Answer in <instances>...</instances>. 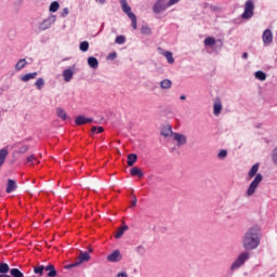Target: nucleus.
<instances>
[{"mask_svg": "<svg viewBox=\"0 0 277 277\" xmlns=\"http://www.w3.org/2000/svg\"><path fill=\"white\" fill-rule=\"evenodd\" d=\"M261 245V227H251L245 236L243 246L246 250H256Z\"/></svg>", "mask_w": 277, "mask_h": 277, "instance_id": "nucleus-1", "label": "nucleus"}, {"mask_svg": "<svg viewBox=\"0 0 277 277\" xmlns=\"http://www.w3.org/2000/svg\"><path fill=\"white\" fill-rule=\"evenodd\" d=\"M137 163V155L136 154H130L128 155V166L129 168H133Z\"/></svg>", "mask_w": 277, "mask_h": 277, "instance_id": "nucleus-19", "label": "nucleus"}, {"mask_svg": "<svg viewBox=\"0 0 277 277\" xmlns=\"http://www.w3.org/2000/svg\"><path fill=\"white\" fill-rule=\"evenodd\" d=\"M36 77H38V72L35 71V72H30L22 76L21 80L27 83V81H31V79H36Z\"/></svg>", "mask_w": 277, "mask_h": 277, "instance_id": "nucleus-21", "label": "nucleus"}, {"mask_svg": "<svg viewBox=\"0 0 277 277\" xmlns=\"http://www.w3.org/2000/svg\"><path fill=\"white\" fill-rule=\"evenodd\" d=\"M27 150H29V145H22L17 153L19 155H25V153H27Z\"/></svg>", "mask_w": 277, "mask_h": 277, "instance_id": "nucleus-40", "label": "nucleus"}, {"mask_svg": "<svg viewBox=\"0 0 277 277\" xmlns=\"http://www.w3.org/2000/svg\"><path fill=\"white\" fill-rule=\"evenodd\" d=\"M56 114L62 120H66V118H68V116L66 115V110H64L63 108H56Z\"/></svg>", "mask_w": 277, "mask_h": 277, "instance_id": "nucleus-30", "label": "nucleus"}, {"mask_svg": "<svg viewBox=\"0 0 277 277\" xmlns=\"http://www.w3.org/2000/svg\"><path fill=\"white\" fill-rule=\"evenodd\" d=\"M264 47H269L274 42V34L269 29H265L262 35Z\"/></svg>", "mask_w": 277, "mask_h": 277, "instance_id": "nucleus-4", "label": "nucleus"}, {"mask_svg": "<svg viewBox=\"0 0 277 277\" xmlns=\"http://www.w3.org/2000/svg\"><path fill=\"white\" fill-rule=\"evenodd\" d=\"M228 157V151L226 149H221L217 154V159H226Z\"/></svg>", "mask_w": 277, "mask_h": 277, "instance_id": "nucleus-37", "label": "nucleus"}, {"mask_svg": "<svg viewBox=\"0 0 277 277\" xmlns=\"http://www.w3.org/2000/svg\"><path fill=\"white\" fill-rule=\"evenodd\" d=\"M243 265V253H240L238 259L232 264L230 269L235 272V269H239Z\"/></svg>", "mask_w": 277, "mask_h": 277, "instance_id": "nucleus-11", "label": "nucleus"}, {"mask_svg": "<svg viewBox=\"0 0 277 277\" xmlns=\"http://www.w3.org/2000/svg\"><path fill=\"white\" fill-rule=\"evenodd\" d=\"M248 57V53H243V58L246 60Z\"/></svg>", "mask_w": 277, "mask_h": 277, "instance_id": "nucleus-54", "label": "nucleus"}, {"mask_svg": "<svg viewBox=\"0 0 277 277\" xmlns=\"http://www.w3.org/2000/svg\"><path fill=\"white\" fill-rule=\"evenodd\" d=\"M160 88L162 90H170L172 88V81L170 79H164L160 82Z\"/></svg>", "mask_w": 277, "mask_h": 277, "instance_id": "nucleus-24", "label": "nucleus"}, {"mask_svg": "<svg viewBox=\"0 0 277 277\" xmlns=\"http://www.w3.org/2000/svg\"><path fill=\"white\" fill-rule=\"evenodd\" d=\"M119 1L121 3L122 12H124V14H127L128 17H130L131 14H135L131 12V6H129V3L127 2V0H119Z\"/></svg>", "mask_w": 277, "mask_h": 277, "instance_id": "nucleus-13", "label": "nucleus"}, {"mask_svg": "<svg viewBox=\"0 0 277 277\" xmlns=\"http://www.w3.org/2000/svg\"><path fill=\"white\" fill-rule=\"evenodd\" d=\"M35 161H36V155L34 154L26 158V163H30V166H32Z\"/></svg>", "mask_w": 277, "mask_h": 277, "instance_id": "nucleus-42", "label": "nucleus"}, {"mask_svg": "<svg viewBox=\"0 0 277 277\" xmlns=\"http://www.w3.org/2000/svg\"><path fill=\"white\" fill-rule=\"evenodd\" d=\"M18 186L16 185V181L9 179L6 183V194H12V192H16V188Z\"/></svg>", "mask_w": 277, "mask_h": 277, "instance_id": "nucleus-15", "label": "nucleus"}, {"mask_svg": "<svg viewBox=\"0 0 277 277\" xmlns=\"http://www.w3.org/2000/svg\"><path fill=\"white\" fill-rule=\"evenodd\" d=\"M173 140L177 143V146H185L187 144V136L181 133H173Z\"/></svg>", "mask_w": 277, "mask_h": 277, "instance_id": "nucleus-8", "label": "nucleus"}, {"mask_svg": "<svg viewBox=\"0 0 277 277\" xmlns=\"http://www.w3.org/2000/svg\"><path fill=\"white\" fill-rule=\"evenodd\" d=\"M179 1H181V0H169V2L167 3V5H168L169 8H171V5H176V3H179Z\"/></svg>", "mask_w": 277, "mask_h": 277, "instance_id": "nucleus-44", "label": "nucleus"}, {"mask_svg": "<svg viewBox=\"0 0 277 277\" xmlns=\"http://www.w3.org/2000/svg\"><path fill=\"white\" fill-rule=\"evenodd\" d=\"M263 183V174L258 173L255 177L251 181L248 189H247V196L252 197L254 194H256V189H259V185Z\"/></svg>", "mask_w": 277, "mask_h": 277, "instance_id": "nucleus-2", "label": "nucleus"}, {"mask_svg": "<svg viewBox=\"0 0 277 277\" xmlns=\"http://www.w3.org/2000/svg\"><path fill=\"white\" fill-rule=\"evenodd\" d=\"M272 161H273L274 166L277 167V147H275V148L273 149V153H272Z\"/></svg>", "mask_w": 277, "mask_h": 277, "instance_id": "nucleus-38", "label": "nucleus"}, {"mask_svg": "<svg viewBox=\"0 0 277 277\" xmlns=\"http://www.w3.org/2000/svg\"><path fill=\"white\" fill-rule=\"evenodd\" d=\"M11 276L13 277H25V275L18 268H12Z\"/></svg>", "mask_w": 277, "mask_h": 277, "instance_id": "nucleus-32", "label": "nucleus"}, {"mask_svg": "<svg viewBox=\"0 0 277 277\" xmlns=\"http://www.w3.org/2000/svg\"><path fill=\"white\" fill-rule=\"evenodd\" d=\"M213 114L214 116H219L222 114V100L216 98L213 104Z\"/></svg>", "mask_w": 277, "mask_h": 277, "instance_id": "nucleus-14", "label": "nucleus"}, {"mask_svg": "<svg viewBox=\"0 0 277 277\" xmlns=\"http://www.w3.org/2000/svg\"><path fill=\"white\" fill-rule=\"evenodd\" d=\"M141 31H142V34H146V31H148V28L143 27V28L141 29Z\"/></svg>", "mask_w": 277, "mask_h": 277, "instance_id": "nucleus-51", "label": "nucleus"}, {"mask_svg": "<svg viewBox=\"0 0 277 277\" xmlns=\"http://www.w3.org/2000/svg\"><path fill=\"white\" fill-rule=\"evenodd\" d=\"M95 133H97V128L96 126H93L91 129V135H94Z\"/></svg>", "mask_w": 277, "mask_h": 277, "instance_id": "nucleus-47", "label": "nucleus"}, {"mask_svg": "<svg viewBox=\"0 0 277 277\" xmlns=\"http://www.w3.org/2000/svg\"><path fill=\"white\" fill-rule=\"evenodd\" d=\"M27 66V60L22 58L19 60L16 65H15V70L19 71L23 70V68H25Z\"/></svg>", "mask_w": 277, "mask_h": 277, "instance_id": "nucleus-25", "label": "nucleus"}, {"mask_svg": "<svg viewBox=\"0 0 277 277\" xmlns=\"http://www.w3.org/2000/svg\"><path fill=\"white\" fill-rule=\"evenodd\" d=\"M97 3H105V0H96Z\"/></svg>", "mask_w": 277, "mask_h": 277, "instance_id": "nucleus-52", "label": "nucleus"}, {"mask_svg": "<svg viewBox=\"0 0 277 277\" xmlns=\"http://www.w3.org/2000/svg\"><path fill=\"white\" fill-rule=\"evenodd\" d=\"M90 122H94V119L87 118L85 116H78L75 119V124H77V127H81V124H89Z\"/></svg>", "mask_w": 277, "mask_h": 277, "instance_id": "nucleus-9", "label": "nucleus"}, {"mask_svg": "<svg viewBox=\"0 0 277 277\" xmlns=\"http://www.w3.org/2000/svg\"><path fill=\"white\" fill-rule=\"evenodd\" d=\"M60 10V2L54 1L50 4V12H57Z\"/></svg>", "mask_w": 277, "mask_h": 277, "instance_id": "nucleus-36", "label": "nucleus"}, {"mask_svg": "<svg viewBox=\"0 0 277 277\" xmlns=\"http://www.w3.org/2000/svg\"><path fill=\"white\" fill-rule=\"evenodd\" d=\"M254 16V1L248 0L245 3L243 21H250Z\"/></svg>", "mask_w": 277, "mask_h": 277, "instance_id": "nucleus-3", "label": "nucleus"}, {"mask_svg": "<svg viewBox=\"0 0 277 277\" xmlns=\"http://www.w3.org/2000/svg\"><path fill=\"white\" fill-rule=\"evenodd\" d=\"M72 77H75V70L67 68L63 71V79L66 83H69V81L72 80Z\"/></svg>", "mask_w": 277, "mask_h": 277, "instance_id": "nucleus-10", "label": "nucleus"}, {"mask_svg": "<svg viewBox=\"0 0 277 277\" xmlns=\"http://www.w3.org/2000/svg\"><path fill=\"white\" fill-rule=\"evenodd\" d=\"M49 27H51V23H49V21H43V23L39 26V29L44 31L45 29H49Z\"/></svg>", "mask_w": 277, "mask_h": 277, "instance_id": "nucleus-39", "label": "nucleus"}, {"mask_svg": "<svg viewBox=\"0 0 277 277\" xmlns=\"http://www.w3.org/2000/svg\"><path fill=\"white\" fill-rule=\"evenodd\" d=\"M88 64L90 68H94V69L98 68V60L94 56H90L88 58Z\"/></svg>", "mask_w": 277, "mask_h": 277, "instance_id": "nucleus-23", "label": "nucleus"}, {"mask_svg": "<svg viewBox=\"0 0 277 277\" xmlns=\"http://www.w3.org/2000/svg\"><path fill=\"white\" fill-rule=\"evenodd\" d=\"M107 261L109 263H118L122 261V254H120V250H115L113 253L107 255Z\"/></svg>", "mask_w": 277, "mask_h": 277, "instance_id": "nucleus-6", "label": "nucleus"}, {"mask_svg": "<svg viewBox=\"0 0 277 277\" xmlns=\"http://www.w3.org/2000/svg\"><path fill=\"white\" fill-rule=\"evenodd\" d=\"M104 131H105V129H103V127H98L96 133H103Z\"/></svg>", "mask_w": 277, "mask_h": 277, "instance_id": "nucleus-50", "label": "nucleus"}, {"mask_svg": "<svg viewBox=\"0 0 277 277\" xmlns=\"http://www.w3.org/2000/svg\"><path fill=\"white\" fill-rule=\"evenodd\" d=\"M127 38H124V36H117L116 37V43L117 44H124Z\"/></svg>", "mask_w": 277, "mask_h": 277, "instance_id": "nucleus-41", "label": "nucleus"}, {"mask_svg": "<svg viewBox=\"0 0 277 277\" xmlns=\"http://www.w3.org/2000/svg\"><path fill=\"white\" fill-rule=\"evenodd\" d=\"M44 272H47V266L40 264L34 266V273L37 274V276H44Z\"/></svg>", "mask_w": 277, "mask_h": 277, "instance_id": "nucleus-18", "label": "nucleus"}, {"mask_svg": "<svg viewBox=\"0 0 277 277\" xmlns=\"http://www.w3.org/2000/svg\"><path fill=\"white\" fill-rule=\"evenodd\" d=\"M127 230H129V226L127 225L119 227L117 233L115 234V239H120L124 235V233H127Z\"/></svg>", "mask_w": 277, "mask_h": 277, "instance_id": "nucleus-20", "label": "nucleus"}, {"mask_svg": "<svg viewBox=\"0 0 277 277\" xmlns=\"http://www.w3.org/2000/svg\"><path fill=\"white\" fill-rule=\"evenodd\" d=\"M168 3H166V0H158L153 8V11L155 14H161V12L168 10Z\"/></svg>", "mask_w": 277, "mask_h": 277, "instance_id": "nucleus-5", "label": "nucleus"}, {"mask_svg": "<svg viewBox=\"0 0 277 277\" xmlns=\"http://www.w3.org/2000/svg\"><path fill=\"white\" fill-rule=\"evenodd\" d=\"M108 58H109V60H116V53H110V54L108 55Z\"/></svg>", "mask_w": 277, "mask_h": 277, "instance_id": "nucleus-49", "label": "nucleus"}, {"mask_svg": "<svg viewBox=\"0 0 277 277\" xmlns=\"http://www.w3.org/2000/svg\"><path fill=\"white\" fill-rule=\"evenodd\" d=\"M205 45L206 47H213V44H215V38L213 37H208L205 39Z\"/></svg>", "mask_w": 277, "mask_h": 277, "instance_id": "nucleus-33", "label": "nucleus"}, {"mask_svg": "<svg viewBox=\"0 0 277 277\" xmlns=\"http://www.w3.org/2000/svg\"><path fill=\"white\" fill-rule=\"evenodd\" d=\"M85 261H90V253L80 251L78 262L71 264L70 267H77V265H81V263H85Z\"/></svg>", "mask_w": 277, "mask_h": 277, "instance_id": "nucleus-7", "label": "nucleus"}, {"mask_svg": "<svg viewBox=\"0 0 277 277\" xmlns=\"http://www.w3.org/2000/svg\"><path fill=\"white\" fill-rule=\"evenodd\" d=\"M136 252H137L138 254H144V252H146V250L144 249L143 246H138V247L136 248Z\"/></svg>", "mask_w": 277, "mask_h": 277, "instance_id": "nucleus-43", "label": "nucleus"}, {"mask_svg": "<svg viewBox=\"0 0 277 277\" xmlns=\"http://www.w3.org/2000/svg\"><path fill=\"white\" fill-rule=\"evenodd\" d=\"M45 272L48 277H55L57 276V271L53 264H49L45 266Z\"/></svg>", "mask_w": 277, "mask_h": 277, "instance_id": "nucleus-16", "label": "nucleus"}, {"mask_svg": "<svg viewBox=\"0 0 277 277\" xmlns=\"http://www.w3.org/2000/svg\"><path fill=\"white\" fill-rule=\"evenodd\" d=\"M161 135L163 137H170L171 135H174V132H172V126H167L161 130Z\"/></svg>", "mask_w": 277, "mask_h": 277, "instance_id": "nucleus-22", "label": "nucleus"}, {"mask_svg": "<svg viewBox=\"0 0 277 277\" xmlns=\"http://www.w3.org/2000/svg\"><path fill=\"white\" fill-rule=\"evenodd\" d=\"M130 174H131V176H137L138 179H143V176H144V172H142V169H140L137 167H133L130 170Z\"/></svg>", "mask_w": 277, "mask_h": 277, "instance_id": "nucleus-17", "label": "nucleus"}, {"mask_svg": "<svg viewBox=\"0 0 277 277\" xmlns=\"http://www.w3.org/2000/svg\"><path fill=\"white\" fill-rule=\"evenodd\" d=\"M255 79H259V81H265V79H267V74L264 71H256Z\"/></svg>", "mask_w": 277, "mask_h": 277, "instance_id": "nucleus-28", "label": "nucleus"}, {"mask_svg": "<svg viewBox=\"0 0 277 277\" xmlns=\"http://www.w3.org/2000/svg\"><path fill=\"white\" fill-rule=\"evenodd\" d=\"M89 252H93L92 248H89Z\"/></svg>", "mask_w": 277, "mask_h": 277, "instance_id": "nucleus-55", "label": "nucleus"}, {"mask_svg": "<svg viewBox=\"0 0 277 277\" xmlns=\"http://www.w3.org/2000/svg\"><path fill=\"white\" fill-rule=\"evenodd\" d=\"M166 60L168 61V64H174V56L172 55V52L170 51H164L162 54Z\"/></svg>", "mask_w": 277, "mask_h": 277, "instance_id": "nucleus-27", "label": "nucleus"}, {"mask_svg": "<svg viewBox=\"0 0 277 277\" xmlns=\"http://www.w3.org/2000/svg\"><path fill=\"white\" fill-rule=\"evenodd\" d=\"M10 272V265L8 263H0V274H8Z\"/></svg>", "mask_w": 277, "mask_h": 277, "instance_id": "nucleus-31", "label": "nucleus"}, {"mask_svg": "<svg viewBox=\"0 0 277 277\" xmlns=\"http://www.w3.org/2000/svg\"><path fill=\"white\" fill-rule=\"evenodd\" d=\"M250 252H245L243 253V261H248V259H250Z\"/></svg>", "mask_w": 277, "mask_h": 277, "instance_id": "nucleus-46", "label": "nucleus"}, {"mask_svg": "<svg viewBox=\"0 0 277 277\" xmlns=\"http://www.w3.org/2000/svg\"><path fill=\"white\" fill-rule=\"evenodd\" d=\"M260 168H261V163L253 164L248 172V179H254L256 174H259L258 172Z\"/></svg>", "mask_w": 277, "mask_h": 277, "instance_id": "nucleus-12", "label": "nucleus"}, {"mask_svg": "<svg viewBox=\"0 0 277 277\" xmlns=\"http://www.w3.org/2000/svg\"><path fill=\"white\" fill-rule=\"evenodd\" d=\"M35 85H36L37 90H42V88H44V79L43 78H39L35 82Z\"/></svg>", "mask_w": 277, "mask_h": 277, "instance_id": "nucleus-35", "label": "nucleus"}, {"mask_svg": "<svg viewBox=\"0 0 277 277\" xmlns=\"http://www.w3.org/2000/svg\"><path fill=\"white\" fill-rule=\"evenodd\" d=\"M180 98H181V101H185L186 97H185V95H181Z\"/></svg>", "mask_w": 277, "mask_h": 277, "instance_id": "nucleus-53", "label": "nucleus"}, {"mask_svg": "<svg viewBox=\"0 0 277 277\" xmlns=\"http://www.w3.org/2000/svg\"><path fill=\"white\" fill-rule=\"evenodd\" d=\"M6 157H8V149L5 148L0 149V168L1 166H3V163H5Z\"/></svg>", "mask_w": 277, "mask_h": 277, "instance_id": "nucleus-26", "label": "nucleus"}, {"mask_svg": "<svg viewBox=\"0 0 277 277\" xmlns=\"http://www.w3.org/2000/svg\"><path fill=\"white\" fill-rule=\"evenodd\" d=\"M90 49V42L82 41L79 45V50L82 51V53H85Z\"/></svg>", "mask_w": 277, "mask_h": 277, "instance_id": "nucleus-29", "label": "nucleus"}, {"mask_svg": "<svg viewBox=\"0 0 277 277\" xmlns=\"http://www.w3.org/2000/svg\"><path fill=\"white\" fill-rule=\"evenodd\" d=\"M136 206H137V197L133 196L132 207H136Z\"/></svg>", "mask_w": 277, "mask_h": 277, "instance_id": "nucleus-48", "label": "nucleus"}, {"mask_svg": "<svg viewBox=\"0 0 277 277\" xmlns=\"http://www.w3.org/2000/svg\"><path fill=\"white\" fill-rule=\"evenodd\" d=\"M68 8L63 9L61 16H63V18H66V16H68Z\"/></svg>", "mask_w": 277, "mask_h": 277, "instance_id": "nucleus-45", "label": "nucleus"}, {"mask_svg": "<svg viewBox=\"0 0 277 277\" xmlns=\"http://www.w3.org/2000/svg\"><path fill=\"white\" fill-rule=\"evenodd\" d=\"M129 18L132 21V28L137 29V16L135 14H130Z\"/></svg>", "mask_w": 277, "mask_h": 277, "instance_id": "nucleus-34", "label": "nucleus"}]
</instances>
